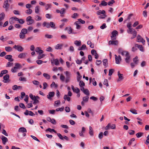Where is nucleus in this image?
Instances as JSON below:
<instances>
[{"instance_id": "nucleus-1", "label": "nucleus", "mask_w": 149, "mask_h": 149, "mask_svg": "<svg viewBox=\"0 0 149 149\" xmlns=\"http://www.w3.org/2000/svg\"><path fill=\"white\" fill-rule=\"evenodd\" d=\"M64 73L66 77L62 74H61L60 77V79L62 82L65 81L66 83H67L70 81V78L71 77V73L70 72L68 71H66L64 72Z\"/></svg>"}, {"instance_id": "nucleus-2", "label": "nucleus", "mask_w": 149, "mask_h": 149, "mask_svg": "<svg viewBox=\"0 0 149 149\" xmlns=\"http://www.w3.org/2000/svg\"><path fill=\"white\" fill-rule=\"evenodd\" d=\"M118 52L119 54H121L123 56H126L129 54V53L127 51H124L121 48H119L118 49Z\"/></svg>"}, {"instance_id": "nucleus-3", "label": "nucleus", "mask_w": 149, "mask_h": 149, "mask_svg": "<svg viewBox=\"0 0 149 149\" xmlns=\"http://www.w3.org/2000/svg\"><path fill=\"white\" fill-rule=\"evenodd\" d=\"M129 32L127 31V32L129 33H130L129 32H130L131 34H133V37H131V39H132L136 37L137 33L136 31L133 28H131L129 29Z\"/></svg>"}, {"instance_id": "nucleus-4", "label": "nucleus", "mask_w": 149, "mask_h": 149, "mask_svg": "<svg viewBox=\"0 0 149 149\" xmlns=\"http://www.w3.org/2000/svg\"><path fill=\"white\" fill-rule=\"evenodd\" d=\"M32 17L30 16H29L27 17L26 19V21L27 22V24L29 25L33 24L34 21L33 19H31Z\"/></svg>"}, {"instance_id": "nucleus-5", "label": "nucleus", "mask_w": 149, "mask_h": 149, "mask_svg": "<svg viewBox=\"0 0 149 149\" xmlns=\"http://www.w3.org/2000/svg\"><path fill=\"white\" fill-rule=\"evenodd\" d=\"M8 0H5L3 3V7L5 8L6 11L8 10L10 5L8 3Z\"/></svg>"}, {"instance_id": "nucleus-6", "label": "nucleus", "mask_w": 149, "mask_h": 149, "mask_svg": "<svg viewBox=\"0 0 149 149\" xmlns=\"http://www.w3.org/2000/svg\"><path fill=\"white\" fill-rule=\"evenodd\" d=\"M29 97L31 99L33 100L34 102L33 104H35L36 103H38L39 102V101L38 100H37L36 98V96L33 95L32 94H29Z\"/></svg>"}, {"instance_id": "nucleus-7", "label": "nucleus", "mask_w": 149, "mask_h": 149, "mask_svg": "<svg viewBox=\"0 0 149 149\" xmlns=\"http://www.w3.org/2000/svg\"><path fill=\"white\" fill-rule=\"evenodd\" d=\"M137 41L138 42H141L143 45H144L145 42V40L141 36L138 35L137 37Z\"/></svg>"}, {"instance_id": "nucleus-8", "label": "nucleus", "mask_w": 149, "mask_h": 149, "mask_svg": "<svg viewBox=\"0 0 149 149\" xmlns=\"http://www.w3.org/2000/svg\"><path fill=\"white\" fill-rule=\"evenodd\" d=\"M118 34V32L116 30L113 31L112 32V36L111 37L112 40H114L116 39V35Z\"/></svg>"}, {"instance_id": "nucleus-9", "label": "nucleus", "mask_w": 149, "mask_h": 149, "mask_svg": "<svg viewBox=\"0 0 149 149\" xmlns=\"http://www.w3.org/2000/svg\"><path fill=\"white\" fill-rule=\"evenodd\" d=\"M116 63V64H119L120 63V61H121V58L120 56L119 55L118 56L116 55H115Z\"/></svg>"}, {"instance_id": "nucleus-10", "label": "nucleus", "mask_w": 149, "mask_h": 149, "mask_svg": "<svg viewBox=\"0 0 149 149\" xmlns=\"http://www.w3.org/2000/svg\"><path fill=\"white\" fill-rule=\"evenodd\" d=\"M13 48L15 49H17L18 51L22 52L23 50V48L21 46L19 45H15Z\"/></svg>"}, {"instance_id": "nucleus-11", "label": "nucleus", "mask_w": 149, "mask_h": 149, "mask_svg": "<svg viewBox=\"0 0 149 149\" xmlns=\"http://www.w3.org/2000/svg\"><path fill=\"white\" fill-rule=\"evenodd\" d=\"M118 79L117 80V81H119L122 80L123 79V75L120 73V71L118 72Z\"/></svg>"}, {"instance_id": "nucleus-12", "label": "nucleus", "mask_w": 149, "mask_h": 149, "mask_svg": "<svg viewBox=\"0 0 149 149\" xmlns=\"http://www.w3.org/2000/svg\"><path fill=\"white\" fill-rule=\"evenodd\" d=\"M125 57V62L129 64L131 61V57L130 54Z\"/></svg>"}, {"instance_id": "nucleus-13", "label": "nucleus", "mask_w": 149, "mask_h": 149, "mask_svg": "<svg viewBox=\"0 0 149 149\" xmlns=\"http://www.w3.org/2000/svg\"><path fill=\"white\" fill-rule=\"evenodd\" d=\"M71 88L73 91L77 93H79L80 91V90L79 88L77 87L74 88V86L72 85L71 86Z\"/></svg>"}, {"instance_id": "nucleus-14", "label": "nucleus", "mask_w": 149, "mask_h": 149, "mask_svg": "<svg viewBox=\"0 0 149 149\" xmlns=\"http://www.w3.org/2000/svg\"><path fill=\"white\" fill-rule=\"evenodd\" d=\"M55 93L54 92H49L48 95H47V98L49 99H51V98L53 97Z\"/></svg>"}, {"instance_id": "nucleus-15", "label": "nucleus", "mask_w": 149, "mask_h": 149, "mask_svg": "<svg viewBox=\"0 0 149 149\" xmlns=\"http://www.w3.org/2000/svg\"><path fill=\"white\" fill-rule=\"evenodd\" d=\"M51 62L52 64L54 63L56 65H58L59 64L58 60V59H53V60H52Z\"/></svg>"}, {"instance_id": "nucleus-16", "label": "nucleus", "mask_w": 149, "mask_h": 149, "mask_svg": "<svg viewBox=\"0 0 149 149\" xmlns=\"http://www.w3.org/2000/svg\"><path fill=\"white\" fill-rule=\"evenodd\" d=\"M2 141V143L4 145H5L6 142L8 141V139L4 136H2L1 138Z\"/></svg>"}, {"instance_id": "nucleus-17", "label": "nucleus", "mask_w": 149, "mask_h": 149, "mask_svg": "<svg viewBox=\"0 0 149 149\" xmlns=\"http://www.w3.org/2000/svg\"><path fill=\"white\" fill-rule=\"evenodd\" d=\"M63 46V45L62 44H58L55 46V48L56 49H61Z\"/></svg>"}, {"instance_id": "nucleus-18", "label": "nucleus", "mask_w": 149, "mask_h": 149, "mask_svg": "<svg viewBox=\"0 0 149 149\" xmlns=\"http://www.w3.org/2000/svg\"><path fill=\"white\" fill-rule=\"evenodd\" d=\"M26 54V53H20L18 57L20 58H25Z\"/></svg>"}, {"instance_id": "nucleus-19", "label": "nucleus", "mask_w": 149, "mask_h": 149, "mask_svg": "<svg viewBox=\"0 0 149 149\" xmlns=\"http://www.w3.org/2000/svg\"><path fill=\"white\" fill-rule=\"evenodd\" d=\"M36 52L38 54L40 53H43V51L41 49L40 47H37L35 49Z\"/></svg>"}, {"instance_id": "nucleus-20", "label": "nucleus", "mask_w": 149, "mask_h": 149, "mask_svg": "<svg viewBox=\"0 0 149 149\" xmlns=\"http://www.w3.org/2000/svg\"><path fill=\"white\" fill-rule=\"evenodd\" d=\"M65 30H68V33L69 34H71L72 33V30L71 27H66L65 29Z\"/></svg>"}, {"instance_id": "nucleus-21", "label": "nucleus", "mask_w": 149, "mask_h": 149, "mask_svg": "<svg viewBox=\"0 0 149 149\" xmlns=\"http://www.w3.org/2000/svg\"><path fill=\"white\" fill-rule=\"evenodd\" d=\"M9 75L8 74H6V75L4 76L3 79L4 80L3 81L4 83H6L7 81L9 79Z\"/></svg>"}, {"instance_id": "nucleus-22", "label": "nucleus", "mask_w": 149, "mask_h": 149, "mask_svg": "<svg viewBox=\"0 0 149 149\" xmlns=\"http://www.w3.org/2000/svg\"><path fill=\"white\" fill-rule=\"evenodd\" d=\"M42 25L44 27H46L47 28H50L49 23L47 22H44L42 23Z\"/></svg>"}, {"instance_id": "nucleus-23", "label": "nucleus", "mask_w": 149, "mask_h": 149, "mask_svg": "<svg viewBox=\"0 0 149 149\" xmlns=\"http://www.w3.org/2000/svg\"><path fill=\"white\" fill-rule=\"evenodd\" d=\"M89 133L91 136H92L94 134L93 130L92 128V127L91 126H89Z\"/></svg>"}, {"instance_id": "nucleus-24", "label": "nucleus", "mask_w": 149, "mask_h": 149, "mask_svg": "<svg viewBox=\"0 0 149 149\" xmlns=\"http://www.w3.org/2000/svg\"><path fill=\"white\" fill-rule=\"evenodd\" d=\"M65 13V10L64 8H61L60 11V14H61V16L62 17H63V14H64Z\"/></svg>"}, {"instance_id": "nucleus-25", "label": "nucleus", "mask_w": 149, "mask_h": 149, "mask_svg": "<svg viewBox=\"0 0 149 149\" xmlns=\"http://www.w3.org/2000/svg\"><path fill=\"white\" fill-rule=\"evenodd\" d=\"M118 44V41L117 40L110 41L109 42V45H116Z\"/></svg>"}, {"instance_id": "nucleus-26", "label": "nucleus", "mask_w": 149, "mask_h": 149, "mask_svg": "<svg viewBox=\"0 0 149 149\" xmlns=\"http://www.w3.org/2000/svg\"><path fill=\"white\" fill-rule=\"evenodd\" d=\"M74 43L76 46H79L81 45V42L80 40H76L74 41Z\"/></svg>"}, {"instance_id": "nucleus-27", "label": "nucleus", "mask_w": 149, "mask_h": 149, "mask_svg": "<svg viewBox=\"0 0 149 149\" xmlns=\"http://www.w3.org/2000/svg\"><path fill=\"white\" fill-rule=\"evenodd\" d=\"M80 23L78 21H76L74 23V24L76 25V29H80L81 28V26L79 25Z\"/></svg>"}, {"instance_id": "nucleus-28", "label": "nucleus", "mask_w": 149, "mask_h": 149, "mask_svg": "<svg viewBox=\"0 0 149 149\" xmlns=\"http://www.w3.org/2000/svg\"><path fill=\"white\" fill-rule=\"evenodd\" d=\"M19 132H26L27 131L26 128L24 127H21L18 130Z\"/></svg>"}, {"instance_id": "nucleus-29", "label": "nucleus", "mask_w": 149, "mask_h": 149, "mask_svg": "<svg viewBox=\"0 0 149 149\" xmlns=\"http://www.w3.org/2000/svg\"><path fill=\"white\" fill-rule=\"evenodd\" d=\"M105 13V11L104 10H99L97 12V14L98 15H100L101 14L104 15Z\"/></svg>"}, {"instance_id": "nucleus-30", "label": "nucleus", "mask_w": 149, "mask_h": 149, "mask_svg": "<svg viewBox=\"0 0 149 149\" xmlns=\"http://www.w3.org/2000/svg\"><path fill=\"white\" fill-rule=\"evenodd\" d=\"M42 53H41L38 54V59H41L44 57L45 56V55L43 54Z\"/></svg>"}, {"instance_id": "nucleus-31", "label": "nucleus", "mask_w": 149, "mask_h": 149, "mask_svg": "<svg viewBox=\"0 0 149 149\" xmlns=\"http://www.w3.org/2000/svg\"><path fill=\"white\" fill-rule=\"evenodd\" d=\"M5 15L3 13H2L0 14V21L3 20L4 18Z\"/></svg>"}, {"instance_id": "nucleus-32", "label": "nucleus", "mask_w": 149, "mask_h": 149, "mask_svg": "<svg viewBox=\"0 0 149 149\" xmlns=\"http://www.w3.org/2000/svg\"><path fill=\"white\" fill-rule=\"evenodd\" d=\"M63 99L65 100H67L68 101H70V98L69 96H68L67 95H65L63 97Z\"/></svg>"}, {"instance_id": "nucleus-33", "label": "nucleus", "mask_w": 149, "mask_h": 149, "mask_svg": "<svg viewBox=\"0 0 149 149\" xmlns=\"http://www.w3.org/2000/svg\"><path fill=\"white\" fill-rule=\"evenodd\" d=\"M43 76L45 77L46 79H49L50 78V76L48 74L44 73L43 74Z\"/></svg>"}, {"instance_id": "nucleus-34", "label": "nucleus", "mask_w": 149, "mask_h": 149, "mask_svg": "<svg viewBox=\"0 0 149 149\" xmlns=\"http://www.w3.org/2000/svg\"><path fill=\"white\" fill-rule=\"evenodd\" d=\"M49 24L50 27V26L52 28L54 29H55L56 28V27H55V24L53 22H50Z\"/></svg>"}, {"instance_id": "nucleus-35", "label": "nucleus", "mask_w": 149, "mask_h": 149, "mask_svg": "<svg viewBox=\"0 0 149 149\" xmlns=\"http://www.w3.org/2000/svg\"><path fill=\"white\" fill-rule=\"evenodd\" d=\"M138 57L137 56H136L135 58H133V61L134 63L136 64H137L138 63Z\"/></svg>"}, {"instance_id": "nucleus-36", "label": "nucleus", "mask_w": 149, "mask_h": 149, "mask_svg": "<svg viewBox=\"0 0 149 149\" xmlns=\"http://www.w3.org/2000/svg\"><path fill=\"white\" fill-rule=\"evenodd\" d=\"M103 63V65L104 66H107L108 65L107 60V59H104L102 61Z\"/></svg>"}, {"instance_id": "nucleus-37", "label": "nucleus", "mask_w": 149, "mask_h": 149, "mask_svg": "<svg viewBox=\"0 0 149 149\" xmlns=\"http://www.w3.org/2000/svg\"><path fill=\"white\" fill-rule=\"evenodd\" d=\"M88 96V95H87L83 97V100L84 102H87L88 101L89 99V97Z\"/></svg>"}, {"instance_id": "nucleus-38", "label": "nucleus", "mask_w": 149, "mask_h": 149, "mask_svg": "<svg viewBox=\"0 0 149 149\" xmlns=\"http://www.w3.org/2000/svg\"><path fill=\"white\" fill-rule=\"evenodd\" d=\"M40 11V7L39 6H36L35 8V12L36 13H39Z\"/></svg>"}, {"instance_id": "nucleus-39", "label": "nucleus", "mask_w": 149, "mask_h": 149, "mask_svg": "<svg viewBox=\"0 0 149 149\" xmlns=\"http://www.w3.org/2000/svg\"><path fill=\"white\" fill-rule=\"evenodd\" d=\"M5 50L8 52H10L12 50V48L10 47H5Z\"/></svg>"}, {"instance_id": "nucleus-40", "label": "nucleus", "mask_w": 149, "mask_h": 149, "mask_svg": "<svg viewBox=\"0 0 149 149\" xmlns=\"http://www.w3.org/2000/svg\"><path fill=\"white\" fill-rule=\"evenodd\" d=\"M25 34H24L21 32L19 34V37L21 39H23L25 38Z\"/></svg>"}, {"instance_id": "nucleus-41", "label": "nucleus", "mask_w": 149, "mask_h": 149, "mask_svg": "<svg viewBox=\"0 0 149 149\" xmlns=\"http://www.w3.org/2000/svg\"><path fill=\"white\" fill-rule=\"evenodd\" d=\"M48 131L50 132H54L55 133H56V131L54 129H52L51 128H49L47 129L46 130V131Z\"/></svg>"}, {"instance_id": "nucleus-42", "label": "nucleus", "mask_w": 149, "mask_h": 149, "mask_svg": "<svg viewBox=\"0 0 149 149\" xmlns=\"http://www.w3.org/2000/svg\"><path fill=\"white\" fill-rule=\"evenodd\" d=\"M32 12V10L30 9H28L25 11V13L29 15Z\"/></svg>"}, {"instance_id": "nucleus-43", "label": "nucleus", "mask_w": 149, "mask_h": 149, "mask_svg": "<svg viewBox=\"0 0 149 149\" xmlns=\"http://www.w3.org/2000/svg\"><path fill=\"white\" fill-rule=\"evenodd\" d=\"M83 92L85 94L87 95H89V91L87 89H85Z\"/></svg>"}, {"instance_id": "nucleus-44", "label": "nucleus", "mask_w": 149, "mask_h": 149, "mask_svg": "<svg viewBox=\"0 0 149 149\" xmlns=\"http://www.w3.org/2000/svg\"><path fill=\"white\" fill-rule=\"evenodd\" d=\"M52 5L51 4H48L45 6V9L46 10H48L51 7Z\"/></svg>"}, {"instance_id": "nucleus-45", "label": "nucleus", "mask_w": 149, "mask_h": 149, "mask_svg": "<svg viewBox=\"0 0 149 149\" xmlns=\"http://www.w3.org/2000/svg\"><path fill=\"white\" fill-rule=\"evenodd\" d=\"M21 32L26 34L27 33V30L26 29H23L21 30Z\"/></svg>"}, {"instance_id": "nucleus-46", "label": "nucleus", "mask_w": 149, "mask_h": 149, "mask_svg": "<svg viewBox=\"0 0 149 149\" xmlns=\"http://www.w3.org/2000/svg\"><path fill=\"white\" fill-rule=\"evenodd\" d=\"M21 65L19 63H17L15 64V67L17 69L21 68Z\"/></svg>"}, {"instance_id": "nucleus-47", "label": "nucleus", "mask_w": 149, "mask_h": 149, "mask_svg": "<svg viewBox=\"0 0 149 149\" xmlns=\"http://www.w3.org/2000/svg\"><path fill=\"white\" fill-rule=\"evenodd\" d=\"M50 86L51 87H53L54 86L56 88L58 86V85L57 84H56L53 81L52 83L51 84Z\"/></svg>"}, {"instance_id": "nucleus-48", "label": "nucleus", "mask_w": 149, "mask_h": 149, "mask_svg": "<svg viewBox=\"0 0 149 149\" xmlns=\"http://www.w3.org/2000/svg\"><path fill=\"white\" fill-rule=\"evenodd\" d=\"M79 15L77 13H74L71 16L72 18L74 19L78 17Z\"/></svg>"}, {"instance_id": "nucleus-49", "label": "nucleus", "mask_w": 149, "mask_h": 149, "mask_svg": "<svg viewBox=\"0 0 149 149\" xmlns=\"http://www.w3.org/2000/svg\"><path fill=\"white\" fill-rule=\"evenodd\" d=\"M18 18H17L16 17H11L10 19V22H11L12 21H11V20H15V21H18Z\"/></svg>"}, {"instance_id": "nucleus-50", "label": "nucleus", "mask_w": 149, "mask_h": 149, "mask_svg": "<svg viewBox=\"0 0 149 149\" xmlns=\"http://www.w3.org/2000/svg\"><path fill=\"white\" fill-rule=\"evenodd\" d=\"M60 104V102L59 100L56 101L55 102L54 106L57 107Z\"/></svg>"}, {"instance_id": "nucleus-51", "label": "nucleus", "mask_w": 149, "mask_h": 149, "mask_svg": "<svg viewBox=\"0 0 149 149\" xmlns=\"http://www.w3.org/2000/svg\"><path fill=\"white\" fill-rule=\"evenodd\" d=\"M41 17L38 15H36L35 17V19L36 21L41 20Z\"/></svg>"}, {"instance_id": "nucleus-52", "label": "nucleus", "mask_w": 149, "mask_h": 149, "mask_svg": "<svg viewBox=\"0 0 149 149\" xmlns=\"http://www.w3.org/2000/svg\"><path fill=\"white\" fill-rule=\"evenodd\" d=\"M130 111L133 114H137V113L136 112V111L135 109H131Z\"/></svg>"}, {"instance_id": "nucleus-53", "label": "nucleus", "mask_w": 149, "mask_h": 149, "mask_svg": "<svg viewBox=\"0 0 149 149\" xmlns=\"http://www.w3.org/2000/svg\"><path fill=\"white\" fill-rule=\"evenodd\" d=\"M19 80L21 81H26V78L24 77H21L19 78Z\"/></svg>"}, {"instance_id": "nucleus-54", "label": "nucleus", "mask_w": 149, "mask_h": 149, "mask_svg": "<svg viewBox=\"0 0 149 149\" xmlns=\"http://www.w3.org/2000/svg\"><path fill=\"white\" fill-rule=\"evenodd\" d=\"M143 133L140 132L137 133L136 134V136L137 138H139L141 137L143 135Z\"/></svg>"}, {"instance_id": "nucleus-55", "label": "nucleus", "mask_w": 149, "mask_h": 149, "mask_svg": "<svg viewBox=\"0 0 149 149\" xmlns=\"http://www.w3.org/2000/svg\"><path fill=\"white\" fill-rule=\"evenodd\" d=\"M85 85V83L83 82L82 81H80L79 82V85L80 87L81 86H84Z\"/></svg>"}, {"instance_id": "nucleus-56", "label": "nucleus", "mask_w": 149, "mask_h": 149, "mask_svg": "<svg viewBox=\"0 0 149 149\" xmlns=\"http://www.w3.org/2000/svg\"><path fill=\"white\" fill-rule=\"evenodd\" d=\"M114 72V70L113 69H110L109 70V75L111 76L112 74Z\"/></svg>"}, {"instance_id": "nucleus-57", "label": "nucleus", "mask_w": 149, "mask_h": 149, "mask_svg": "<svg viewBox=\"0 0 149 149\" xmlns=\"http://www.w3.org/2000/svg\"><path fill=\"white\" fill-rule=\"evenodd\" d=\"M77 74L78 76L77 77V80L78 81H79L80 80V79L82 77L81 75H80L79 72H77Z\"/></svg>"}, {"instance_id": "nucleus-58", "label": "nucleus", "mask_w": 149, "mask_h": 149, "mask_svg": "<svg viewBox=\"0 0 149 149\" xmlns=\"http://www.w3.org/2000/svg\"><path fill=\"white\" fill-rule=\"evenodd\" d=\"M45 37L47 38L51 39L53 38V36L52 35L46 34L45 35Z\"/></svg>"}, {"instance_id": "nucleus-59", "label": "nucleus", "mask_w": 149, "mask_h": 149, "mask_svg": "<svg viewBox=\"0 0 149 149\" xmlns=\"http://www.w3.org/2000/svg\"><path fill=\"white\" fill-rule=\"evenodd\" d=\"M19 105L20 107L21 108L23 109H26V107L24 106V104H23V103H19Z\"/></svg>"}, {"instance_id": "nucleus-60", "label": "nucleus", "mask_w": 149, "mask_h": 149, "mask_svg": "<svg viewBox=\"0 0 149 149\" xmlns=\"http://www.w3.org/2000/svg\"><path fill=\"white\" fill-rule=\"evenodd\" d=\"M64 108L63 107L61 108H58L56 109V111H62L63 110Z\"/></svg>"}, {"instance_id": "nucleus-61", "label": "nucleus", "mask_w": 149, "mask_h": 149, "mask_svg": "<svg viewBox=\"0 0 149 149\" xmlns=\"http://www.w3.org/2000/svg\"><path fill=\"white\" fill-rule=\"evenodd\" d=\"M18 21L19 23L21 24L24 23V21L22 19H19Z\"/></svg>"}, {"instance_id": "nucleus-62", "label": "nucleus", "mask_w": 149, "mask_h": 149, "mask_svg": "<svg viewBox=\"0 0 149 149\" xmlns=\"http://www.w3.org/2000/svg\"><path fill=\"white\" fill-rule=\"evenodd\" d=\"M32 82L33 84L35 85H37L39 84V82L36 80H34L32 81Z\"/></svg>"}, {"instance_id": "nucleus-63", "label": "nucleus", "mask_w": 149, "mask_h": 149, "mask_svg": "<svg viewBox=\"0 0 149 149\" xmlns=\"http://www.w3.org/2000/svg\"><path fill=\"white\" fill-rule=\"evenodd\" d=\"M128 133L130 135H133L135 133V131L130 130L129 131Z\"/></svg>"}, {"instance_id": "nucleus-64", "label": "nucleus", "mask_w": 149, "mask_h": 149, "mask_svg": "<svg viewBox=\"0 0 149 149\" xmlns=\"http://www.w3.org/2000/svg\"><path fill=\"white\" fill-rule=\"evenodd\" d=\"M11 71L13 73L17 71V69L15 67H14L13 68L11 69Z\"/></svg>"}]
</instances>
